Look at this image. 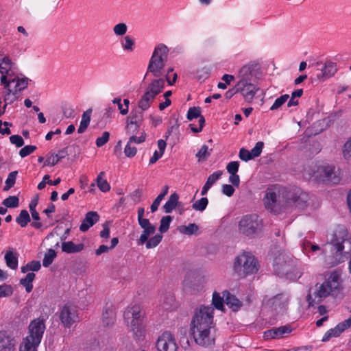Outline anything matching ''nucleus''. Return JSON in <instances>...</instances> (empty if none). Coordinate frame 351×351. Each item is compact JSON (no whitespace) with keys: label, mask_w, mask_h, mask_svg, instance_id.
Returning a JSON list of instances; mask_svg holds the SVG:
<instances>
[{"label":"nucleus","mask_w":351,"mask_h":351,"mask_svg":"<svg viewBox=\"0 0 351 351\" xmlns=\"http://www.w3.org/2000/svg\"><path fill=\"white\" fill-rule=\"evenodd\" d=\"M213 311L211 306H201L191 320V334L195 341L203 347L215 344V337L210 334L213 328Z\"/></svg>","instance_id":"2"},{"label":"nucleus","mask_w":351,"mask_h":351,"mask_svg":"<svg viewBox=\"0 0 351 351\" xmlns=\"http://www.w3.org/2000/svg\"><path fill=\"white\" fill-rule=\"evenodd\" d=\"M10 141L11 143L14 144L17 147H22L24 145L23 138L18 134L11 136Z\"/></svg>","instance_id":"59"},{"label":"nucleus","mask_w":351,"mask_h":351,"mask_svg":"<svg viewBox=\"0 0 351 351\" xmlns=\"http://www.w3.org/2000/svg\"><path fill=\"white\" fill-rule=\"evenodd\" d=\"M179 232L186 235H192L198 230L195 223H189L188 226H180L178 228Z\"/></svg>","instance_id":"36"},{"label":"nucleus","mask_w":351,"mask_h":351,"mask_svg":"<svg viewBox=\"0 0 351 351\" xmlns=\"http://www.w3.org/2000/svg\"><path fill=\"white\" fill-rule=\"evenodd\" d=\"M84 248L83 243L75 244L73 241H63L62 243V252L67 254H74L82 251Z\"/></svg>","instance_id":"21"},{"label":"nucleus","mask_w":351,"mask_h":351,"mask_svg":"<svg viewBox=\"0 0 351 351\" xmlns=\"http://www.w3.org/2000/svg\"><path fill=\"white\" fill-rule=\"evenodd\" d=\"M159 351H177L178 346L173 335L168 331L162 334L156 343Z\"/></svg>","instance_id":"13"},{"label":"nucleus","mask_w":351,"mask_h":351,"mask_svg":"<svg viewBox=\"0 0 351 351\" xmlns=\"http://www.w3.org/2000/svg\"><path fill=\"white\" fill-rule=\"evenodd\" d=\"M168 52L169 49L164 44H160L155 48L147 67V71L152 73L154 77L162 75L161 70L165 67Z\"/></svg>","instance_id":"7"},{"label":"nucleus","mask_w":351,"mask_h":351,"mask_svg":"<svg viewBox=\"0 0 351 351\" xmlns=\"http://www.w3.org/2000/svg\"><path fill=\"white\" fill-rule=\"evenodd\" d=\"M139 226L143 229V231L138 239V243L143 244L148 240L149 237L155 232L156 226L151 224L150 221L139 223Z\"/></svg>","instance_id":"20"},{"label":"nucleus","mask_w":351,"mask_h":351,"mask_svg":"<svg viewBox=\"0 0 351 351\" xmlns=\"http://www.w3.org/2000/svg\"><path fill=\"white\" fill-rule=\"evenodd\" d=\"M104 175L105 172L101 171L97 176L96 181L97 186L99 189V190L101 191L102 192H107L110 190V186L106 180L103 179Z\"/></svg>","instance_id":"32"},{"label":"nucleus","mask_w":351,"mask_h":351,"mask_svg":"<svg viewBox=\"0 0 351 351\" xmlns=\"http://www.w3.org/2000/svg\"><path fill=\"white\" fill-rule=\"evenodd\" d=\"M143 110L134 108L126 118V122L141 124L143 121Z\"/></svg>","instance_id":"26"},{"label":"nucleus","mask_w":351,"mask_h":351,"mask_svg":"<svg viewBox=\"0 0 351 351\" xmlns=\"http://www.w3.org/2000/svg\"><path fill=\"white\" fill-rule=\"evenodd\" d=\"M38 345H33V343H27V341H24L20 347V351H37L36 348Z\"/></svg>","instance_id":"61"},{"label":"nucleus","mask_w":351,"mask_h":351,"mask_svg":"<svg viewBox=\"0 0 351 351\" xmlns=\"http://www.w3.org/2000/svg\"><path fill=\"white\" fill-rule=\"evenodd\" d=\"M28 78L23 77L19 78L17 77L16 84L15 86V89L18 91H21L26 88L28 86Z\"/></svg>","instance_id":"54"},{"label":"nucleus","mask_w":351,"mask_h":351,"mask_svg":"<svg viewBox=\"0 0 351 351\" xmlns=\"http://www.w3.org/2000/svg\"><path fill=\"white\" fill-rule=\"evenodd\" d=\"M343 332L342 330L339 327V324L335 327L334 328H331L328 330L322 337V341L323 342H326L330 340L331 337H339Z\"/></svg>","instance_id":"35"},{"label":"nucleus","mask_w":351,"mask_h":351,"mask_svg":"<svg viewBox=\"0 0 351 351\" xmlns=\"http://www.w3.org/2000/svg\"><path fill=\"white\" fill-rule=\"evenodd\" d=\"M109 138H110V133L106 131L102 133V136L100 137H98L96 139L95 144H96L97 147H101L104 146L109 141Z\"/></svg>","instance_id":"50"},{"label":"nucleus","mask_w":351,"mask_h":351,"mask_svg":"<svg viewBox=\"0 0 351 351\" xmlns=\"http://www.w3.org/2000/svg\"><path fill=\"white\" fill-rule=\"evenodd\" d=\"M289 95L288 94L283 95L280 97L277 98L273 105L271 106L270 110H274L281 107L289 99Z\"/></svg>","instance_id":"46"},{"label":"nucleus","mask_w":351,"mask_h":351,"mask_svg":"<svg viewBox=\"0 0 351 351\" xmlns=\"http://www.w3.org/2000/svg\"><path fill=\"white\" fill-rule=\"evenodd\" d=\"M17 90L15 89L14 91L10 88H8L7 94L4 97V101L6 104H10L18 99L16 95Z\"/></svg>","instance_id":"47"},{"label":"nucleus","mask_w":351,"mask_h":351,"mask_svg":"<svg viewBox=\"0 0 351 351\" xmlns=\"http://www.w3.org/2000/svg\"><path fill=\"white\" fill-rule=\"evenodd\" d=\"M13 293L12 288L10 285L4 284L0 286V297H8Z\"/></svg>","instance_id":"53"},{"label":"nucleus","mask_w":351,"mask_h":351,"mask_svg":"<svg viewBox=\"0 0 351 351\" xmlns=\"http://www.w3.org/2000/svg\"><path fill=\"white\" fill-rule=\"evenodd\" d=\"M36 149L35 145H26L19 151V155L21 158H25L31 154Z\"/></svg>","instance_id":"55"},{"label":"nucleus","mask_w":351,"mask_h":351,"mask_svg":"<svg viewBox=\"0 0 351 351\" xmlns=\"http://www.w3.org/2000/svg\"><path fill=\"white\" fill-rule=\"evenodd\" d=\"M172 221V217L169 215L162 217L160 219V224L159 227V231L160 233H165L168 231L170 226V223Z\"/></svg>","instance_id":"40"},{"label":"nucleus","mask_w":351,"mask_h":351,"mask_svg":"<svg viewBox=\"0 0 351 351\" xmlns=\"http://www.w3.org/2000/svg\"><path fill=\"white\" fill-rule=\"evenodd\" d=\"M165 88V80L162 78L154 80L147 87L146 91L155 97L160 94Z\"/></svg>","instance_id":"19"},{"label":"nucleus","mask_w":351,"mask_h":351,"mask_svg":"<svg viewBox=\"0 0 351 351\" xmlns=\"http://www.w3.org/2000/svg\"><path fill=\"white\" fill-rule=\"evenodd\" d=\"M339 284L335 277L326 280L321 285L317 284L313 294L310 293L306 296L308 306H313L314 304L320 303L328 295H333L339 289Z\"/></svg>","instance_id":"5"},{"label":"nucleus","mask_w":351,"mask_h":351,"mask_svg":"<svg viewBox=\"0 0 351 351\" xmlns=\"http://www.w3.org/2000/svg\"><path fill=\"white\" fill-rule=\"evenodd\" d=\"M223 298L221 297L219 293L215 291L213 294L212 304L219 310L224 311L223 308Z\"/></svg>","instance_id":"37"},{"label":"nucleus","mask_w":351,"mask_h":351,"mask_svg":"<svg viewBox=\"0 0 351 351\" xmlns=\"http://www.w3.org/2000/svg\"><path fill=\"white\" fill-rule=\"evenodd\" d=\"M169 186L167 185L163 186L162 191L157 196V197L154 199V201L151 205L150 208L152 213H154L158 210L160 202L162 200L164 197L167 194Z\"/></svg>","instance_id":"31"},{"label":"nucleus","mask_w":351,"mask_h":351,"mask_svg":"<svg viewBox=\"0 0 351 351\" xmlns=\"http://www.w3.org/2000/svg\"><path fill=\"white\" fill-rule=\"evenodd\" d=\"M5 260L8 267L16 269L18 267V258L12 251H8L5 254Z\"/></svg>","instance_id":"30"},{"label":"nucleus","mask_w":351,"mask_h":351,"mask_svg":"<svg viewBox=\"0 0 351 351\" xmlns=\"http://www.w3.org/2000/svg\"><path fill=\"white\" fill-rule=\"evenodd\" d=\"M12 339L5 332H0V351H14Z\"/></svg>","instance_id":"23"},{"label":"nucleus","mask_w":351,"mask_h":351,"mask_svg":"<svg viewBox=\"0 0 351 351\" xmlns=\"http://www.w3.org/2000/svg\"><path fill=\"white\" fill-rule=\"evenodd\" d=\"M273 266L276 275L291 280L300 278L302 274L293 260L284 253H280L274 258Z\"/></svg>","instance_id":"3"},{"label":"nucleus","mask_w":351,"mask_h":351,"mask_svg":"<svg viewBox=\"0 0 351 351\" xmlns=\"http://www.w3.org/2000/svg\"><path fill=\"white\" fill-rule=\"evenodd\" d=\"M2 204L6 208H16L19 204V199L16 196H9L5 198Z\"/></svg>","instance_id":"41"},{"label":"nucleus","mask_w":351,"mask_h":351,"mask_svg":"<svg viewBox=\"0 0 351 351\" xmlns=\"http://www.w3.org/2000/svg\"><path fill=\"white\" fill-rule=\"evenodd\" d=\"M263 146L264 143L262 141H258L256 143L255 147L250 151L253 158H256L261 155Z\"/></svg>","instance_id":"52"},{"label":"nucleus","mask_w":351,"mask_h":351,"mask_svg":"<svg viewBox=\"0 0 351 351\" xmlns=\"http://www.w3.org/2000/svg\"><path fill=\"white\" fill-rule=\"evenodd\" d=\"M35 274L33 272L28 273L25 278H21L20 280V284L25 287V290L27 293H29L32 291L33 289V285L32 282L34 281L35 278Z\"/></svg>","instance_id":"29"},{"label":"nucleus","mask_w":351,"mask_h":351,"mask_svg":"<svg viewBox=\"0 0 351 351\" xmlns=\"http://www.w3.org/2000/svg\"><path fill=\"white\" fill-rule=\"evenodd\" d=\"M30 220V216L26 210H22L16 218V222L22 228L25 227Z\"/></svg>","instance_id":"33"},{"label":"nucleus","mask_w":351,"mask_h":351,"mask_svg":"<svg viewBox=\"0 0 351 351\" xmlns=\"http://www.w3.org/2000/svg\"><path fill=\"white\" fill-rule=\"evenodd\" d=\"M201 115V108L200 107H191L187 112L186 118L189 121L193 120V119L198 118Z\"/></svg>","instance_id":"45"},{"label":"nucleus","mask_w":351,"mask_h":351,"mask_svg":"<svg viewBox=\"0 0 351 351\" xmlns=\"http://www.w3.org/2000/svg\"><path fill=\"white\" fill-rule=\"evenodd\" d=\"M223 172L221 171H217L210 175L206 182L209 186H212L214 183L218 180L222 176Z\"/></svg>","instance_id":"49"},{"label":"nucleus","mask_w":351,"mask_h":351,"mask_svg":"<svg viewBox=\"0 0 351 351\" xmlns=\"http://www.w3.org/2000/svg\"><path fill=\"white\" fill-rule=\"evenodd\" d=\"M66 147L60 150L58 154H52L51 157L47 158L45 162V165L54 166L56 165L61 159L66 157L67 155Z\"/></svg>","instance_id":"27"},{"label":"nucleus","mask_w":351,"mask_h":351,"mask_svg":"<svg viewBox=\"0 0 351 351\" xmlns=\"http://www.w3.org/2000/svg\"><path fill=\"white\" fill-rule=\"evenodd\" d=\"M162 236L160 234H157L151 237L146 241V247L148 249L156 247L161 241Z\"/></svg>","instance_id":"42"},{"label":"nucleus","mask_w":351,"mask_h":351,"mask_svg":"<svg viewBox=\"0 0 351 351\" xmlns=\"http://www.w3.org/2000/svg\"><path fill=\"white\" fill-rule=\"evenodd\" d=\"M291 331V327L288 325L276 327L265 331L264 332V337L267 339H279L283 337L285 334H289Z\"/></svg>","instance_id":"15"},{"label":"nucleus","mask_w":351,"mask_h":351,"mask_svg":"<svg viewBox=\"0 0 351 351\" xmlns=\"http://www.w3.org/2000/svg\"><path fill=\"white\" fill-rule=\"evenodd\" d=\"M225 298L226 304L229 306L234 311H237L242 306L241 302L238 300L234 295L230 294L228 291L223 292Z\"/></svg>","instance_id":"22"},{"label":"nucleus","mask_w":351,"mask_h":351,"mask_svg":"<svg viewBox=\"0 0 351 351\" xmlns=\"http://www.w3.org/2000/svg\"><path fill=\"white\" fill-rule=\"evenodd\" d=\"M195 156L198 158L199 161L206 160V158L210 156L208 146L206 145H202Z\"/></svg>","instance_id":"48"},{"label":"nucleus","mask_w":351,"mask_h":351,"mask_svg":"<svg viewBox=\"0 0 351 351\" xmlns=\"http://www.w3.org/2000/svg\"><path fill=\"white\" fill-rule=\"evenodd\" d=\"M77 312L76 307L73 305L66 304L62 307L59 317L64 327L70 328L73 323L77 321Z\"/></svg>","instance_id":"12"},{"label":"nucleus","mask_w":351,"mask_h":351,"mask_svg":"<svg viewBox=\"0 0 351 351\" xmlns=\"http://www.w3.org/2000/svg\"><path fill=\"white\" fill-rule=\"evenodd\" d=\"M99 219V215L95 211H89L86 215L85 218L82 221L80 230L82 232H86L91 226L97 223Z\"/></svg>","instance_id":"17"},{"label":"nucleus","mask_w":351,"mask_h":351,"mask_svg":"<svg viewBox=\"0 0 351 351\" xmlns=\"http://www.w3.org/2000/svg\"><path fill=\"white\" fill-rule=\"evenodd\" d=\"M45 319L38 317L32 320L29 326V335L24 339L27 343L39 345L45 330Z\"/></svg>","instance_id":"10"},{"label":"nucleus","mask_w":351,"mask_h":351,"mask_svg":"<svg viewBox=\"0 0 351 351\" xmlns=\"http://www.w3.org/2000/svg\"><path fill=\"white\" fill-rule=\"evenodd\" d=\"M18 174L17 171H12L9 173L6 180L5 185L3 188V191H7L14 186L16 182V176Z\"/></svg>","instance_id":"39"},{"label":"nucleus","mask_w":351,"mask_h":351,"mask_svg":"<svg viewBox=\"0 0 351 351\" xmlns=\"http://www.w3.org/2000/svg\"><path fill=\"white\" fill-rule=\"evenodd\" d=\"M337 71V64L331 61H326L324 67L322 69V77L328 78L333 76Z\"/></svg>","instance_id":"25"},{"label":"nucleus","mask_w":351,"mask_h":351,"mask_svg":"<svg viewBox=\"0 0 351 351\" xmlns=\"http://www.w3.org/2000/svg\"><path fill=\"white\" fill-rule=\"evenodd\" d=\"M56 257V252L53 249H49L45 254L44 258L43 261V265L45 267H49L53 261V259Z\"/></svg>","instance_id":"38"},{"label":"nucleus","mask_w":351,"mask_h":351,"mask_svg":"<svg viewBox=\"0 0 351 351\" xmlns=\"http://www.w3.org/2000/svg\"><path fill=\"white\" fill-rule=\"evenodd\" d=\"M239 156L241 160L244 161H248L251 159H253V157L251 155V152L245 148H241L240 149Z\"/></svg>","instance_id":"60"},{"label":"nucleus","mask_w":351,"mask_h":351,"mask_svg":"<svg viewBox=\"0 0 351 351\" xmlns=\"http://www.w3.org/2000/svg\"><path fill=\"white\" fill-rule=\"evenodd\" d=\"M146 136L147 135L145 131H143L141 135L139 137H137L136 134L131 135L128 141L129 144L132 143H136L138 144L143 143L146 139Z\"/></svg>","instance_id":"56"},{"label":"nucleus","mask_w":351,"mask_h":351,"mask_svg":"<svg viewBox=\"0 0 351 351\" xmlns=\"http://www.w3.org/2000/svg\"><path fill=\"white\" fill-rule=\"evenodd\" d=\"M155 97L146 90L138 101V108L141 110H147L154 101Z\"/></svg>","instance_id":"24"},{"label":"nucleus","mask_w":351,"mask_h":351,"mask_svg":"<svg viewBox=\"0 0 351 351\" xmlns=\"http://www.w3.org/2000/svg\"><path fill=\"white\" fill-rule=\"evenodd\" d=\"M116 320V313L112 306H106L102 314V323L104 327L112 326Z\"/></svg>","instance_id":"18"},{"label":"nucleus","mask_w":351,"mask_h":351,"mask_svg":"<svg viewBox=\"0 0 351 351\" xmlns=\"http://www.w3.org/2000/svg\"><path fill=\"white\" fill-rule=\"evenodd\" d=\"M239 167L238 161H232L229 162L226 167V169L229 173H237Z\"/></svg>","instance_id":"62"},{"label":"nucleus","mask_w":351,"mask_h":351,"mask_svg":"<svg viewBox=\"0 0 351 351\" xmlns=\"http://www.w3.org/2000/svg\"><path fill=\"white\" fill-rule=\"evenodd\" d=\"M335 239L331 243V251H335L339 254H347L351 252V239L349 234L343 228L336 230L334 234Z\"/></svg>","instance_id":"8"},{"label":"nucleus","mask_w":351,"mask_h":351,"mask_svg":"<svg viewBox=\"0 0 351 351\" xmlns=\"http://www.w3.org/2000/svg\"><path fill=\"white\" fill-rule=\"evenodd\" d=\"M239 229L245 236L254 237L262 230L261 220L256 215H245L239 221Z\"/></svg>","instance_id":"9"},{"label":"nucleus","mask_w":351,"mask_h":351,"mask_svg":"<svg viewBox=\"0 0 351 351\" xmlns=\"http://www.w3.org/2000/svg\"><path fill=\"white\" fill-rule=\"evenodd\" d=\"M103 228L104 229L100 232L99 235L101 238L107 239L110 237V222L106 221L103 224Z\"/></svg>","instance_id":"63"},{"label":"nucleus","mask_w":351,"mask_h":351,"mask_svg":"<svg viewBox=\"0 0 351 351\" xmlns=\"http://www.w3.org/2000/svg\"><path fill=\"white\" fill-rule=\"evenodd\" d=\"M137 152V149L136 147H132L131 144H129V142H128L125 149H124V153L125 156L128 158H132L134 157Z\"/></svg>","instance_id":"58"},{"label":"nucleus","mask_w":351,"mask_h":351,"mask_svg":"<svg viewBox=\"0 0 351 351\" xmlns=\"http://www.w3.org/2000/svg\"><path fill=\"white\" fill-rule=\"evenodd\" d=\"M113 31L115 34L118 36H123L127 32V25L125 23H120L114 27Z\"/></svg>","instance_id":"57"},{"label":"nucleus","mask_w":351,"mask_h":351,"mask_svg":"<svg viewBox=\"0 0 351 351\" xmlns=\"http://www.w3.org/2000/svg\"><path fill=\"white\" fill-rule=\"evenodd\" d=\"M12 64V60L10 59L9 57L5 56L2 58H0V73L1 74L5 73L6 75H10L9 71L11 70Z\"/></svg>","instance_id":"34"},{"label":"nucleus","mask_w":351,"mask_h":351,"mask_svg":"<svg viewBox=\"0 0 351 351\" xmlns=\"http://www.w3.org/2000/svg\"><path fill=\"white\" fill-rule=\"evenodd\" d=\"M256 67V64L250 63L243 66L239 71V81L238 82L247 83L248 82H252L253 73L254 71L255 68Z\"/></svg>","instance_id":"16"},{"label":"nucleus","mask_w":351,"mask_h":351,"mask_svg":"<svg viewBox=\"0 0 351 351\" xmlns=\"http://www.w3.org/2000/svg\"><path fill=\"white\" fill-rule=\"evenodd\" d=\"M308 195L301 189H283L278 191H267L264 198L265 208L274 214H278L288 208L295 206L303 208L306 206Z\"/></svg>","instance_id":"1"},{"label":"nucleus","mask_w":351,"mask_h":351,"mask_svg":"<svg viewBox=\"0 0 351 351\" xmlns=\"http://www.w3.org/2000/svg\"><path fill=\"white\" fill-rule=\"evenodd\" d=\"M314 178L319 182L335 184L339 182V178L332 165L319 166L313 173Z\"/></svg>","instance_id":"11"},{"label":"nucleus","mask_w":351,"mask_h":351,"mask_svg":"<svg viewBox=\"0 0 351 351\" xmlns=\"http://www.w3.org/2000/svg\"><path fill=\"white\" fill-rule=\"evenodd\" d=\"M233 269L239 277L245 278L258 271V263L254 256L244 252L236 257Z\"/></svg>","instance_id":"4"},{"label":"nucleus","mask_w":351,"mask_h":351,"mask_svg":"<svg viewBox=\"0 0 351 351\" xmlns=\"http://www.w3.org/2000/svg\"><path fill=\"white\" fill-rule=\"evenodd\" d=\"M144 315L145 313L139 305L127 308L123 314L124 319L128 323L130 320L132 330L138 340L142 339L144 337L143 326Z\"/></svg>","instance_id":"6"},{"label":"nucleus","mask_w":351,"mask_h":351,"mask_svg":"<svg viewBox=\"0 0 351 351\" xmlns=\"http://www.w3.org/2000/svg\"><path fill=\"white\" fill-rule=\"evenodd\" d=\"M343 156L348 162L351 163V138L344 145Z\"/></svg>","instance_id":"51"},{"label":"nucleus","mask_w":351,"mask_h":351,"mask_svg":"<svg viewBox=\"0 0 351 351\" xmlns=\"http://www.w3.org/2000/svg\"><path fill=\"white\" fill-rule=\"evenodd\" d=\"M208 204V200L206 197H202L200 199L196 201L193 205V209L197 211H203L206 209Z\"/></svg>","instance_id":"43"},{"label":"nucleus","mask_w":351,"mask_h":351,"mask_svg":"<svg viewBox=\"0 0 351 351\" xmlns=\"http://www.w3.org/2000/svg\"><path fill=\"white\" fill-rule=\"evenodd\" d=\"M239 93H241L244 99L250 103L252 101L256 92L259 90L252 82H248L246 84L237 82Z\"/></svg>","instance_id":"14"},{"label":"nucleus","mask_w":351,"mask_h":351,"mask_svg":"<svg viewBox=\"0 0 351 351\" xmlns=\"http://www.w3.org/2000/svg\"><path fill=\"white\" fill-rule=\"evenodd\" d=\"M141 125V124L136 123V125L134 123L126 122V133L129 135L136 134L140 130Z\"/></svg>","instance_id":"44"},{"label":"nucleus","mask_w":351,"mask_h":351,"mask_svg":"<svg viewBox=\"0 0 351 351\" xmlns=\"http://www.w3.org/2000/svg\"><path fill=\"white\" fill-rule=\"evenodd\" d=\"M179 196L176 193L171 194L163 206V209L166 213H170L172 210L176 208L178 203Z\"/></svg>","instance_id":"28"},{"label":"nucleus","mask_w":351,"mask_h":351,"mask_svg":"<svg viewBox=\"0 0 351 351\" xmlns=\"http://www.w3.org/2000/svg\"><path fill=\"white\" fill-rule=\"evenodd\" d=\"M222 193L228 197H231L234 193V189L230 184H223L222 185Z\"/></svg>","instance_id":"64"}]
</instances>
